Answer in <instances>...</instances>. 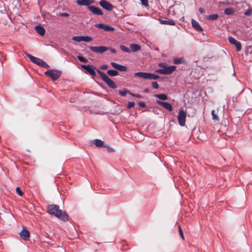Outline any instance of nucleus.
<instances>
[{"label": "nucleus", "mask_w": 252, "mask_h": 252, "mask_svg": "<svg viewBox=\"0 0 252 252\" xmlns=\"http://www.w3.org/2000/svg\"><path fill=\"white\" fill-rule=\"evenodd\" d=\"M95 26L98 28L100 29H103L105 31L109 32V31H114V28L111 27L107 25H105L104 24H96Z\"/></svg>", "instance_id": "13"}, {"label": "nucleus", "mask_w": 252, "mask_h": 252, "mask_svg": "<svg viewBox=\"0 0 252 252\" xmlns=\"http://www.w3.org/2000/svg\"><path fill=\"white\" fill-rule=\"evenodd\" d=\"M138 104L140 107H146V104L144 102L140 101V102H138Z\"/></svg>", "instance_id": "43"}, {"label": "nucleus", "mask_w": 252, "mask_h": 252, "mask_svg": "<svg viewBox=\"0 0 252 252\" xmlns=\"http://www.w3.org/2000/svg\"><path fill=\"white\" fill-rule=\"evenodd\" d=\"M135 76L140 77L145 79L156 80L159 78V76L155 74L139 72L134 74Z\"/></svg>", "instance_id": "3"}, {"label": "nucleus", "mask_w": 252, "mask_h": 252, "mask_svg": "<svg viewBox=\"0 0 252 252\" xmlns=\"http://www.w3.org/2000/svg\"><path fill=\"white\" fill-rule=\"evenodd\" d=\"M244 14L247 16H251L252 14V10L251 9H248L245 12Z\"/></svg>", "instance_id": "38"}, {"label": "nucleus", "mask_w": 252, "mask_h": 252, "mask_svg": "<svg viewBox=\"0 0 252 252\" xmlns=\"http://www.w3.org/2000/svg\"><path fill=\"white\" fill-rule=\"evenodd\" d=\"M0 13H4L5 9L4 7H2V3H0Z\"/></svg>", "instance_id": "41"}, {"label": "nucleus", "mask_w": 252, "mask_h": 252, "mask_svg": "<svg viewBox=\"0 0 252 252\" xmlns=\"http://www.w3.org/2000/svg\"><path fill=\"white\" fill-rule=\"evenodd\" d=\"M37 65L41 66L44 68H49V65L44 61L39 58L38 61L37 62Z\"/></svg>", "instance_id": "20"}, {"label": "nucleus", "mask_w": 252, "mask_h": 252, "mask_svg": "<svg viewBox=\"0 0 252 252\" xmlns=\"http://www.w3.org/2000/svg\"><path fill=\"white\" fill-rule=\"evenodd\" d=\"M59 16L61 17H68L69 14L67 13H60L59 14Z\"/></svg>", "instance_id": "42"}, {"label": "nucleus", "mask_w": 252, "mask_h": 252, "mask_svg": "<svg viewBox=\"0 0 252 252\" xmlns=\"http://www.w3.org/2000/svg\"><path fill=\"white\" fill-rule=\"evenodd\" d=\"M94 144L95 146L97 147H101L103 146L104 147V142L101 140L99 139H95L94 140Z\"/></svg>", "instance_id": "27"}, {"label": "nucleus", "mask_w": 252, "mask_h": 252, "mask_svg": "<svg viewBox=\"0 0 252 252\" xmlns=\"http://www.w3.org/2000/svg\"><path fill=\"white\" fill-rule=\"evenodd\" d=\"M109 49L112 53H116V50L115 49L111 48H110Z\"/></svg>", "instance_id": "49"}, {"label": "nucleus", "mask_w": 252, "mask_h": 252, "mask_svg": "<svg viewBox=\"0 0 252 252\" xmlns=\"http://www.w3.org/2000/svg\"><path fill=\"white\" fill-rule=\"evenodd\" d=\"M108 68V66L107 65L104 64L100 66V68L102 70L106 69Z\"/></svg>", "instance_id": "46"}, {"label": "nucleus", "mask_w": 252, "mask_h": 252, "mask_svg": "<svg viewBox=\"0 0 252 252\" xmlns=\"http://www.w3.org/2000/svg\"><path fill=\"white\" fill-rule=\"evenodd\" d=\"M176 66L174 65L166 66L164 68L156 70L155 72L160 74H170L175 70Z\"/></svg>", "instance_id": "5"}, {"label": "nucleus", "mask_w": 252, "mask_h": 252, "mask_svg": "<svg viewBox=\"0 0 252 252\" xmlns=\"http://www.w3.org/2000/svg\"><path fill=\"white\" fill-rule=\"evenodd\" d=\"M191 24H192V27L194 29H195L196 31H199V32L203 31V29L200 26L199 24L197 21H196L195 20L192 19Z\"/></svg>", "instance_id": "17"}, {"label": "nucleus", "mask_w": 252, "mask_h": 252, "mask_svg": "<svg viewBox=\"0 0 252 252\" xmlns=\"http://www.w3.org/2000/svg\"><path fill=\"white\" fill-rule=\"evenodd\" d=\"M20 236L23 240L27 241L30 238V234L28 230L23 227L22 231L20 233Z\"/></svg>", "instance_id": "15"}, {"label": "nucleus", "mask_w": 252, "mask_h": 252, "mask_svg": "<svg viewBox=\"0 0 252 252\" xmlns=\"http://www.w3.org/2000/svg\"><path fill=\"white\" fill-rule=\"evenodd\" d=\"M187 116V113L184 110L183 108L179 110V112L177 116V119L179 124L181 126H184L186 123V119Z\"/></svg>", "instance_id": "6"}, {"label": "nucleus", "mask_w": 252, "mask_h": 252, "mask_svg": "<svg viewBox=\"0 0 252 252\" xmlns=\"http://www.w3.org/2000/svg\"><path fill=\"white\" fill-rule=\"evenodd\" d=\"M199 11L200 13H203L204 12V9L202 7H200L199 8Z\"/></svg>", "instance_id": "48"}, {"label": "nucleus", "mask_w": 252, "mask_h": 252, "mask_svg": "<svg viewBox=\"0 0 252 252\" xmlns=\"http://www.w3.org/2000/svg\"><path fill=\"white\" fill-rule=\"evenodd\" d=\"M159 21H160V23L161 24L169 25H172V26L175 25V22L174 21L172 20H169V19H167V20H160Z\"/></svg>", "instance_id": "19"}, {"label": "nucleus", "mask_w": 252, "mask_h": 252, "mask_svg": "<svg viewBox=\"0 0 252 252\" xmlns=\"http://www.w3.org/2000/svg\"><path fill=\"white\" fill-rule=\"evenodd\" d=\"M157 103L158 105L162 106L163 107L168 110L169 111H171L173 110L171 104L167 102L162 101L160 100H157Z\"/></svg>", "instance_id": "14"}, {"label": "nucleus", "mask_w": 252, "mask_h": 252, "mask_svg": "<svg viewBox=\"0 0 252 252\" xmlns=\"http://www.w3.org/2000/svg\"><path fill=\"white\" fill-rule=\"evenodd\" d=\"M118 91L120 95H121L122 96H125L127 94H131V92H130L129 91L127 90H119Z\"/></svg>", "instance_id": "28"}, {"label": "nucleus", "mask_w": 252, "mask_h": 252, "mask_svg": "<svg viewBox=\"0 0 252 252\" xmlns=\"http://www.w3.org/2000/svg\"><path fill=\"white\" fill-rule=\"evenodd\" d=\"M107 73L110 76H116L118 75V72L115 70H108Z\"/></svg>", "instance_id": "26"}, {"label": "nucleus", "mask_w": 252, "mask_h": 252, "mask_svg": "<svg viewBox=\"0 0 252 252\" xmlns=\"http://www.w3.org/2000/svg\"><path fill=\"white\" fill-rule=\"evenodd\" d=\"M96 71L99 74L103 81L105 82L109 87L112 89L117 88V86L115 83L110 78H109L106 74L99 69H97Z\"/></svg>", "instance_id": "2"}, {"label": "nucleus", "mask_w": 252, "mask_h": 252, "mask_svg": "<svg viewBox=\"0 0 252 252\" xmlns=\"http://www.w3.org/2000/svg\"><path fill=\"white\" fill-rule=\"evenodd\" d=\"M111 65L116 69L120 71H126L127 67L126 66L119 64L115 62L111 63Z\"/></svg>", "instance_id": "16"}, {"label": "nucleus", "mask_w": 252, "mask_h": 252, "mask_svg": "<svg viewBox=\"0 0 252 252\" xmlns=\"http://www.w3.org/2000/svg\"><path fill=\"white\" fill-rule=\"evenodd\" d=\"M26 56L33 63L37 64V62L38 61L39 58L35 57L33 56L32 55L30 54L29 53H26Z\"/></svg>", "instance_id": "21"}, {"label": "nucleus", "mask_w": 252, "mask_h": 252, "mask_svg": "<svg viewBox=\"0 0 252 252\" xmlns=\"http://www.w3.org/2000/svg\"><path fill=\"white\" fill-rule=\"evenodd\" d=\"M144 92L145 93H148L149 92V89H146L144 90Z\"/></svg>", "instance_id": "50"}, {"label": "nucleus", "mask_w": 252, "mask_h": 252, "mask_svg": "<svg viewBox=\"0 0 252 252\" xmlns=\"http://www.w3.org/2000/svg\"><path fill=\"white\" fill-rule=\"evenodd\" d=\"M131 95L135 97H137L138 98H141L142 97V96L139 94H135L131 93Z\"/></svg>", "instance_id": "45"}, {"label": "nucleus", "mask_w": 252, "mask_h": 252, "mask_svg": "<svg viewBox=\"0 0 252 252\" xmlns=\"http://www.w3.org/2000/svg\"><path fill=\"white\" fill-rule=\"evenodd\" d=\"M72 39L76 42L83 41V36H77L72 37Z\"/></svg>", "instance_id": "30"}, {"label": "nucleus", "mask_w": 252, "mask_h": 252, "mask_svg": "<svg viewBox=\"0 0 252 252\" xmlns=\"http://www.w3.org/2000/svg\"><path fill=\"white\" fill-rule=\"evenodd\" d=\"M120 49L123 52H126V53H130V50L127 47L125 46V45H121L120 46Z\"/></svg>", "instance_id": "33"}, {"label": "nucleus", "mask_w": 252, "mask_h": 252, "mask_svg": "<svg viewBox=\"0 0 252 252\" xmlns=\"http://www.w3.org/2000/svg\"><path fill=\"white\" fill-rule=\"evenodd\" d=\"M99 5L103 8L108 10L112 11L113 10V5L111 3L105 0H101L99 2Z\"/></svg>", "instance_id": "8"}, {"label": "nucleus", "mask_w": 252, "mask_h": 252, "mask_svg": "<svg viewBox=\"0 0 252 252\" xmlns=\"http://www.w3.org/2000/svg\"><path fill=\"white\" fill-rule=\"evenodd\" d=\"M93 40V38L89 36H83V41L90 42Z\"/></svg>", "instance_id": "32"}, {"label": "nucleus", "mask_w": 252, "mask_h": 252, "mask_svg": "<svg viewBox=\"0 0 252 252\" xmlns=\"http://www.w3.org/2000/svg\"><path fill=\"white\" fill-rule=\"evenodd\" d=\"M152 85L154 89H158L159 88V86L157 82H153Z\"/></svg>", "instance_id": "40"}, {"label": "nucleus", "mask_w": 252, "mask_h": 252, "mask_svg": "<svg viewBox=\"0 0 252 252\" xmlns=\"http://www.w3.org/2000/svg\"><path fill=\"white\" fill-rule=\"evenodd\" d=\"M134 105H135L134 102L129 101L127 103V107L128 108L130 109V108H131L133 107L134 106Z\"/></svg>", "instance_id": "35"}, {"label": "nucleus", "mask_w": 252, "mask_h": 252, "mask_svg": "<svg viewBox=\"0 0 252 252\" xmlns=\"http://www.w3.org/2000/svg\"><path fill=\"white\" fill-rule=\"evenodd\" d=\"M45 74L51 78L52 80L56 81L60 77L62 71L59 70H48L45 72Z\"/></svg>", "instance_id": "4"}, {"label": "nucleus", "mask_w": 252, "mask_h": 252, "mask_svg": "<svg viewBox=\"0 0 252 252\" xmlns=\"http://www.w3.org/2000/svg\"><path fill=\"white\" fill-rule=\"evenodd\" d=\"M158 66L160 67H162V68H164L166 66L165 65L164 63H160L158 64Z\"/></svg>", "instance_id": "47"}, {"label": "nucleus", "mask_w": 252, "mask_h": 252, "mask_svg": "<svg viewBox=\"0 0 252 252\" xmlns=\"http://www.w3.org/2000/svg\"><path fill=\"white\" fill-rule=\"evenodd\" d=\"M183 61V59L180 58V59H175L174 60V63L175 64H179V63H182Z\"/></svg>", "instance_id": "39"}, {"label": "nucleus", "mask_w": 252, "mask_h": 252, "mask_svg": "<svg viewBox=\"0 0 252 252\" xmlns=\"http://www.w3.org/2000/svg\"><path fill=\"white\" fill-rule=\"evenodd\" d=\"M88 9L94 14L96 15H102L103 12L102 10L94 6L91 5L88 7Z\"/></svg>", "instance_id": "11"}, {"label": "nucleus", "mask_w": 252, "mask_h": 252, "mask_svg": "<svg viewBox=\"0 0 252 252\" xmlns=\"http://www.w3.org/2000/svg\"><path fill=\"white\" fill-rule=\"evenodd\" d=\"M141 4L145 6V7H148L149 6L148 0H140Z\"/></svg>", "instance_id": "37"}, {"label": "nucleus", "mask_w": 252, "mask_h": 252, "mask_svg": "<svg viewBox=\"0 0 252 252\" xmlns=\"http://www.w3.org/2000/svg\"><path fill=\"white\" fill-rule=\"evenodd\" d=\"M77 59L79 60V61H80L81 62H83L84 63H87L88 62V60L83 56H77Z\"/></svg>", "instance_id": "31"}, {"label": "nucleus", "mask_w": 252, "mask_h": 252, "mask_svg": "<svg viewBox=\"0 0 252 252\" xmlns=\"http://www.w3.org/2000/svg\"><path fill=\"white\" fill-rule=\"evenodd\" d=\"M47 211L50 214H52L57 217L59 219L63 221L68 220V215L64 211L59 209V206L56 205H48Z\"/></svg>", "instance_id": "1"}, {"label": "nucleus", "mask_w": 252, "mask_h": 252, "mask_svg": "<svg viewBox=\"0 0 252 252\" xmlns=\"http://www.w3.org/2000/svg\"><path fill=\"white\" fill-rule=\"evenodd\" d=\"M35 29L37 32L41 36H43L45 34V30L44 28L40 25L36 26L35 27Z\"/></svg>", "instance_id": "18"}, {"label": "nucleus", "mask_w": 252, "mask_h": 252, "mask_svg": "<svg viewBox=\"0 0 252 252\" xmlns=\"http://www.w3.org/2000/svg\"><path fill=\"white\" fill-rule=\"evenodd\" d=\"M234 11L232 8H227L224 10V13L227 15H231L234 14Z\"/></svg>", "instance_id": "25"}, {"label": "nucleus", "mask_w": 252, "mask_h": 252, "mask_svg": "<svg viewBox=\"0 0 252 252\" xmlns=\"http://www.w3.org/2000/svg\"><path fill=\"white\" fill-rule=\"evenodd\" d=\"M104 147L107 148V151L109 152H113L114 151V150L113 148L108 147L107 146H104Z\"/></svg>", "instance_id": "44"}, {"label": "nucleus", "mask_w": 252, "mask_h": 252, "mask_svg": "<svg viewBox=\"0 0 252 252\" xmlns=\"http://www.w3.org/2000/svg\"><path fill=\"white\" fill-rule=\"evenodd\" d=\"M81 67L85 69L91 75L93 76H95V72L94 71L95 67L91 65H82Z\"/></svg>", "instance_id": "10"}, {"label": "nucleus", "mask_w": 252, "mask_h": 252, "mask_svg": "<svg viewBox=\"0 0 252 252\" xmlns=\"http://www.w3.org/2000/svg\"><path fill=\"white\" fill-rule=\"evenodd\" d=\"M218 18H219V15L217 14H214L210 15L207 16L206 17V18L207 19H208L209 20H211V21L216 20L218 19Z\"/></svg>", "instance_id": "23"}, {"label": "nucleus", "mask_w": 252, "mask_h": 252, "mask_svg": "<svg viewBox=\"0 0 252 252\" xmlns=\"http://www.w3.org/2000/svg\"><path fill=\"white\" fill-rule=\"evenodd\" d=\"M154 96L161 100H165L167 99V95L164 94H155Z\"/></svg>", "instance_id": "24"}, {"label": "nucleus", "mask_w": 252, "mask_h": 252, "mask_svg": "<svg viewBox=\"0 0 252 252\" xmlns=\"http://www.w3.org/2000/svg\"><path fill=\"white\" fill-rule=\"evenodd\" d=\"M178 229H179V233L180 236L182 237L183 240H184L185 238H184V236L183 234V230L182 229V228H181V226L180 225H178Z\"/></svg>", "instance_id": "34"}, {"label": "nucleus", "mask_w": 252, "mask_h": 252, "mask_svg": "<svg viewBox=\"0 0 252 252\" xmlns=\"http://www.w3.org/2000/svg\"><path fill=\"white\" fill-rule=\"evenodd\" d=\"M16 191L20 196H22L23 194L22 191L21 190L20 187H17L16 188Z\"/></svg>", "instance_id": "36"}, {"label": "nucleus", "mask_w": 252, "mask_h": 252, "mask_svg": "<svg viewBox=\"0 0 252 252\" xmlns=\"http://www.w3.org/2000/svg\"><path fill=\"white\" fill-rule=\"evenodd\" d=\"M89 48L94 53L100 54L106 52L109 49V48L103 46H100L98 47L90 46L89 47Z\"/></svg>", "instance_id": "7"}, {"label": "nucleus", "mask_w": 252, "mask_h": 252, "mask_svg": "<svg viewBox=\"0 0 252 252\" xmlns=\"http://www.w3.org/2000/svg\"><path fill=\"white\" fill-rule=\"evenodd\" d=\"M94 0H77L76 3L80 6H87L88 7L90 6L91 4L94 3Z\"/></svg>", "instance_id": "12"}, {"label": "nucleus", "mask_w": 252, "mask_h": 252, "mask_svg": "<svg viewBox=\"0 0 252 252\" xmlns=\"http://www.w3.org/2000/svg\"><path fill=\"white\" fill-rule=\"evenodd\" d=\"M228 41L229 42L232 44L235 45L236 50L238 51H240L242 49L241 44L239 41H238L235 39L231 36L228 37Z\"/></svg>", "instance_id": "9"}, {"label": "nucleus", "mask_w": 252, "mask_h": 252, "mask_svg": "<svg viewBox=\"0 0 252 252\" xmlns=\"http://www.w3.org/2000/svg\"><path fill=\"white\" fill-rule=\"evenodd\" d=\"M141 48L140 45L136 44H132L130 45V49L132 52H136L139 51Z\"/></svg>", "instance_id": "22"}, {"label": "nucleus", "mask_w": 252, "mask_h": 252, "mask_svg": "<svg viewBox=\"0 0 252 252\" xmlns=\"http://www.w3.org/2000/svg\"><path fill=\"white\" fill-rule=\"evenodd\" d=\"M211 114H212V119H213V120L217 121H219V118H218V117L217 116V113H216V111L215 110H212Z\"/></svg>", "instance_id": "29"}]
</instances>
